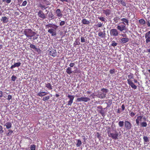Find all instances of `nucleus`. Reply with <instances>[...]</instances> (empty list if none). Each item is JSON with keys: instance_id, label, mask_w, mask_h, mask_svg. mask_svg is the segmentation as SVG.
<instances>
[{"instance_id": "7", "label": "nucleus", "mask_w": 150, "mask_h": 150, "mask_svg": "<svg viewBox=\"0 0 150 150\" xmlns=\"http://www.w3.org/2000/svg\"><path fill=\"white\" fill-rule=\"evenodd\" d=\"M48 51L50 55L54 57L57 55V52L56 50L53 49H50Z\"/></svg>"}, {"instance_id": "21", "label": "nucleus", "mask_w": 150, "mask_h": 150, "mask_svg": "<svg viewBox=\"0 0 150 150\" xmlns=\"http://www.w3.org/2000/svg\"><path fill=\"white\" fill-rule=\"evenodd\" d=\"M48 93L47 92L44 91L40 92L38 93L37 95L40 97H42L48 94Z\"/></svg>"}, {"instance_id": "60", "label": "nucleus", "mask_w": 150, "mask_h": 150, "mask_svg": "<svg viewBox=\"0 0 150 150\" xmlns=\"http://www.w3.org/2000/svg\"><path fill=\"white\" fill-rule=\"evenodd\" d=\"M147 24L148 27H149L150 26V20H149L147 21Z\"/></svg>"}, {"instance_id": "27", "label": "nucleus", "mask_w": 150, "mask_h": 150, "mask_svg": "<svg viewBox=\"0 0 150 150\" xmlns=\"http://www.w3.org/2000/svg\"><path fill=\"white\" fill-rule=\"evenodd\" d=\"M117 1L118 3L121 4L123 6H126V4L124 0H117Z\"/></svg>"}, {"instance_id": "25", "label": "nucleus", "mask_w": 150, "mask_h": 150, "mask_svg": "<svg viewBox=\"0 0 150 150\" xmlns=\"http://www.w3.org/2000/svg\"><path fill=\"white\" fill-rule=\"evenodd\" d=\"M1 21L4 23H7L8 21V18L6 16L2 17Z\"/></svg>"}, {"instance_id": "59", "label": "nucleus", "mask_w": 150, "mask_h": 150, "mask_svg": "<svg viewBox=\"0 0 150 150\" xmlns=\"http://www.w3.org/2000/svg\"><path fill=\"white\" fill-rule=\"evenodd\" d=\"M112 103V100H109L108 101V103H106L107 104H109L110 105Z\"/></svg>"}, {"instance_id": "46", "label": "nucleus", "mask_w": 150, "mask_h": 150, "mask_svg": "<svg viewBox=\"0 0 150 150\" xmlns=\"http://www.w3.org/2000/svg\"><path fill=\"white\" fill-rule=\"evenodd\" d=\"M117 43H116L115 41H113L111 45L113 47H115L117 45Z\"/></svg>"}, {"instance_id": "35", "label": "nucleus", "mask_w": 150, "mask_h": 150, "mask_svg": "<svg viewBox=\"0 0 150 150\" xmlns=\"http://www.w3.org/2000/svg\"><path fill=\"white\" fill-rule=\"evenodd\" d=\"M50 98V97L49 96H46L42 98V100L44 101L48 100Z\"/></svg>"}, {"instance_id": "2", "label": "nucleus", "mask_w": 150, "mask_h": 150, "mask_svg": "<svg viewBox=\"0 0 150 150\" xmlns=\"http://www.w3.org/2000/svg\"><path fill=\"white\" fill-rule=\"evenodd\" d=\"M108 92V89L102 88L101 89L100 91L98 93L96 96L99 98H103L106 97Z\"/></svg>"}, {"instance_id": "3", "label": "nucleus", "mask_w": 150, "mask_h": 150, "mask_svg": "<svg viewBox=\"0 0 150 150\" xmlns=\"http://www.w3.org/2000/svg\"><path fill=\"white\" fill-rule=\"evenodd\" d=\"M128 77L129 79L127 80V83L130 85L131 87L134 89H136L137 88V86L135 85L132 82L131 79H133L134 77L133 74L131 73L130 74L128 75Z\"/></svg>"}, {"instance_id": "9", "label": "nucleus", "mask_w": 150, "mask_h": 150, "mask_svg": "<svg viewBox=\"0 0 150 150\" xmlns=\"http://www.w3.org/2000/svg\"><path fill=\"white\" fill-rule=\"evenodd\" d=\"M77 100L78 102L83 101L86 102L90 100V99L88 97H81L77 99Z\"/></svg>"}, {"instance_id": "62", "label": "nucleus", "mask_w": 150, "mask_h": 150, "mask_svg": "<svg viewBox=\"0 0 150 150\" xmlns=\"http://www.w3.org/2000/svg\"><path fill=\"white\" fill-rule=\"evenodd\" d=\"M11 0H6V2L7 4H9L11 2Z\"/></svg>"}, {"instance_id": "61", "label": "nucleus", "mask_w": 150, "mask_h": 150, "mask_svg": "<svg viewBox=\"0 0 150 150\" xmlns=\"http://www.w3.org/2000/svg\"><path fill=\"white\" fill-rule=\"evenodd\" d=\"M3 96V92L1 91H0V98L2 97Z\"/></svg>"}, {"instance_id": "30", "label": "nucleus", "mask_w": 150, "mask_h": 150, "mask_svg": "<svg viewBox=\"0 0 150 150\" xmlns=\"http://www.w3.org/2000/svg\"><path fill=\"white\" fill-rule=\"evenodd\" d=\"M38 6L40 7L42 10L45 9L47 8V7H46L45 5H43L41 4H39Z\"/></svg>"}, {"instance_id": "23", "label": "nucleus", "mask_w": 150, "mask_h": 150, "mask_svg": "<svg viewBox=\"0 0 150 150\" xmlns=\"http://www.w3.org/2000/svg\"><path fill=\"white\" fill-rule=\"evenodd\" d=\"M12 123L9 122H6L4 125V126H6V128L7 129L11 128L12 127Z\"/></svg>"}, {"instance_id": "15", "label": "nucleus", "mask_w": 150, "mask_h": 150, "mask_svg": "<svg viewBox=\"0 0 150 150\" xmlns=\"http://www.w3.org/2000/svg\"><path fill=\"white\" fill-rule=\"evenodd\" d=\"M103 13L105 14L106 16H108L111 13V10L107 9H106L103 10Z\"/></svg>"}, {"instance_id": "13", "label": "nucleus", "mask_w": 150, "mask_h": 150, "mask_svg": "<svg viewBox=\"0 0 150 150\" xmlns=\"http://www.w3.org/2000/svg\"><path fill=\"white\" fill-rule=\"evenodd\" d=\"M38 15L39 17L44 19L46 18L45 14L41 10H40L38 13Z\"/></svg>"}, {"instance_id": "54", "label": "nucleus", "mask_w": 150, "mask_h": 150, "mask_svg": "<svg viewBox=\"0 0 150 150\" xmlns=\"http://www.w3.org/2000/svg\"><path fill=\"white\" fill-rule=\"evenodd\" d=\"M75 65V64L74 63H71L70 64L69 66L71 68L73 67Z\"/></svg>"}, {"instance_id": "38", "label": "nucleus", "mask_w": 150, "mask_h": 150, "mask_svg": "<svg viewBox=\"0 0 150 150\" xmlns=\"http://www.w3.org/2000/svg\"><path fill=\"white\" fill-rule=\"evenodd\" d=\"M53 24H52L51 23H49L48 24H47L46 25V26L47 28H54V27H53Z\"/></svg>"}, {"instance_id": "5", "label": "nucleus", "mask_w": 150, "mask_h": 150, "mask_svg": "<svg viewBox=\"0 0 150 150\" xmlns=\"http://www.w3.org/2000/svg\"><path fill=\"white\" fill-rule=\"evenodd\" d=\"M34 33L32 30L30 29H26L23 31V34L27 37L30 38V35Z\"/></svg>"}, {"instance_id": "52", "label": "nucleus", "mask_w": 150, "mask_h": 150, "mask_svg": "<svg viewBox=\"0 0 150 150\" xmlns=\"http://www.w3.org/2000/svg\"><path fill=\"white\" fill-rule=\"evenodd\" d=\"M27 3V2L26 1H24L22 3L21 6H25L26 5Z\"/></svg>"}, {"instance_id": "8", "label": "nucleus", "mask_w": 150, "mask_h": 150, "mask_svg": "<svg viewBox=\"0 0 150 150\" xmlns=\"http://www.w3.org/2000/svg\"><path fill=\"white\" fill-rule=\"evenodd\" d=\"M67 97L69 99V100L67 104L68 105H71L74 99V95H68Z\"/></svg>"}, {"instance_id": "24", "label": "nucleus", "mask_w": 150, "mask_h": 150, "mask_svg": "<svg viewBox=\"0 0 150 150\" xmlns=\"http://www.w3.org/2000/svg\"><path fill=\"white\" fill-rule=\"evenodd\" d=\"M81 23L84 25H88L90 22L89 21L84 18L81 21Z\"/></svg>"}, {"instance_id": "64", "label": "nucleus", "mask_w": 150, "mask_h": 150, "mask_svg": "<svg viewBox=\"0 0 150 150\" xmlns=\"http://www.w3.org/2000/svg\"><path fill=\"white\" fill-rule=\"evenodd\" d=\"M37 38H38V37H37L35 36L33 38V40H35L37 39Z\"/></svg>"}, {"instance_id": "31", "label": "nucleus", "mask_w": 150, "mask_h": 150, "mask_svg": "<svg viewBox=\"0 0 150 150\" xmlns=\"http://www.w3.org/2000/svg\"><path fill=\"white\" fill-rule=\"evenodd\" d=\"M82 144V142L80 139H78L77 140V143L76 144V146L77 147H80Z\"/></svg>"}, {"instance_id": "43", "label": "nucleus", "mask_w": 150, "mask_h": 150, "mask_svg": "<svg viewBox=\"0 0 150 150\" xmlns=\"http://www.w3.org/2000/svg\"><path fill=\"white\" fill-rule=\"evenodd\" d=\"M115 69H110V73L111 74H114L115 72Z\"/></svg>"}, {"instance_id": "4", "label": "nucleus", "mask_w": 150, "mask_h": 150, "mask_svg": "<svg viewBox=\"0 0 150 150\" xmlns=\"http://www.w3.org/2000/svg\"><path fill=\"white\" fill-rule=\"evenodd\" d=\"M53 26H54L53 28L50 29L48 30V33L51 34L52 36H55L56 35V30L58 27V26L55 24H53Z\"/></svg>"}, {"instance_id": "29", "label": "nucleus", "mask_w": 150, "mask_h": 150, "mask_svg": "<svg viewBox=\"0 0 150 150\" xmlns=\"http://www.w3.org/2000/svg\"><path fill=\"white\" fill-rule=\"evenodd\" d=\"M79 40H80L79 39L76 38V39L75 42L74 43V46L79 45L80 44Z\"/></svg>"}, {"instance_id": "44", "label": "nucleus", "mask_w": 150, "mask_h": 150, "mask_svg": "<svg viewBox=\"0 0 150 150\" xmlns=\"http://www.w3.org/2000/svg\"><path fill=\"white\" fill-rule=\"evenodd\" d=\"M11 78V80L13 81H15V80L16 79L17 77L16 76H15L14 75H13V76H12Z\"/></svg>"}, {"instance_id": "45", "label": "nucleus", "mask_w": 150, "mask_h": 150, "mask_svg": "<svg viewBox=\"0 0 150 150\" xmlns=\"http://www.w3.org/2000/svg\"><path fill=\"white\" fill-rule=\"evenodd\" d=\"M35 50V51L38 53V54L40 53H41V50L40 49L36 47V48Z\"/></svg>"}, {"instance_id": "14", "label": "nucleus", "mask_w": 150, "mask_h": 150, "mask_svg": "<svg viewBox=\"0 0 150 150\" xmlns=\"http://www.w3.org/2000/svg\"><path fill=\"white\" fill-rule=\"evenodd\" d=\"M55 13L56 14L57 16L59 17V18H62L63 16V14L60 9H57L56 10Z\"/></svg>"}, {"instance_id": "1", "label": "nucleus", "mask_w": 150, "mask_h": 150, "mask_svg": "<svg viewBox=\"0 0 150 150\" xmlns=\"http://www.w3.org/2000/svg\"><path fill=\"white\" fill-rule=\"evenodd\" d=\"M107 133L108 136L109 137H111L113 139L116 140L118 139L119 134L116 130L115 131V133L111 132V128L109 127L107 129Z\"/></svg>"}, {"instance_id": "51", "label": "nucleus", "mask_w": 150, "mask_h": 150, "mask_svg": "<svg viewBox=\"0 0 150 150\" xmlns=\"http://www.w3.org/2000/svg\"><path fill=\"white\" fill-rule=\"evenodd\" d=\"M12 96L11 95H8V96L7 100L8 101H10V100L12 99Z\"/></svg>"}, {"instance_id": "48", "label": "nucleus", "mask_w": 150, "mask_h": 150, "mask_svg": "<svg viewBox=\"0 0 150 150\" xmlns=\"http://www.w3.org/2000/svg\"><path fill=\"white\" fill-rule=\"evenodd\" d=\"M130 113L129 115L130 116L132 117H133L135 115V114L133 112H129Z\"/></svg>"}, {"instance_id": "50", "label": "nucleus", "mask_w": 150, "mask_h": 150, "mask_svg": "<svg viewBox=\"0 0 150 150\" xmlns=\"http://www.w3.org/2000/svg\"><path fill=\"white\" fill-rule=\"evenodd\" d=\"M65 22L64 21H62L59 23V25L61 26H62L63 25H64L65 24Z\"/></svg>"}, {"instance_id": "53", "label": "nucleus", "mask_w": 150, "mask_h": 150, "mask_svg": "<svg viewBox=\"0 0 150 150\" xmlns=\"http://www.w3.org/2000/svg\"><path fill=\"white\" fill-rule=\"evenodd\" d=\"M4 130H3V127H2L0 125V133L2 134L4 132Z\"/></svg>"}, {"instance_id": "55", "label": "nucleus", "mask_w": 150, "mask_h": 150, "mask_svg": "<svg viewBox=\"0 0 150 150\" xmlns=\"http://www.w3.org/2000/svg\"><path fill=\"white\" fill-rule=\"evenodd\" d=\"M81 72V71L79 69H76L74 70V73H78Z\"/></svg>"}, {"instance_id": "32", "label": "nucleus", "mask_w": 150, "mask_h": 150, "mask_svg": "<svg viewBox=\"0 0 150 150\" xmlns=\"http://www.w3.org/2000/svg\"><path fill=\"white\" fill-rule=\"evenodd\" d=\"M139 23L142 24L144 25L145 24L146 22L145 20L143 19H141L139 20Z\"/></svg>"}, {"instance_id": "16", "label": "nucleus", "mask_w": 150, "mask_h": 150, "mask_svg": "<svg viewBox=\"0 0 150 150\" xmlns=\"http://www.w3.org/2000/svg\"><path fill=\"white\" fill-rule=\"evenodd\" d=\"M125 25H118L117 27V28L120 31H122L126 28Z\"/></svg>"}, {"instance_id": "18", "label": "nucleus", "mask_w": 150, "mask_h": 150, "mask_svg": "<svg viewBox=\"0 0 150 150\" xmlns=\"http://www.w3.org/2000/svg\"><path fill=\"white\" fill-rule=\"evenodd\" d=\"M105 28H104V31L103 32L100 31L98 33V36L101 38H103L105 37V32L104 30Z\"/></svg>"}, {"instance_id": "17", "label": "nucleus", "mask_w": 150, "mask_h": 150, "mask_svg": "<svg viewBox=\"0 0 150 150\" xmlns=\"http://www.w3.org/2000/svg\"><path fill=\"white\" fill-rule=\"evenodd\" d=\"M45 87H46L48 90H51L53 89V86H52L51 84L48 82L45 83Z\"/></svg>"}, {"instance_id": "42", "label": "nucleus", "mask_w": 150, "mask_h": 150, "mask_svg": "<svg viewBox=\"0 0 150 150\" xmlns=\"http://www.w3.org/2000/svg\"><path fill=\"white\" fill-rule=\"evenodd\" d=\"M98 18L99 19L100 21H102L105 22V18L103 17H98Z\"/></svg>"}, {"instance_id": "36", "label": "nucleus", "mask_w": 150, "mask_h": 150, "mask_svg": "<svg viewBox=\"0 0 150 150\" xmlns=\"http://www.w3.org/2000/svg\"><path fill=\"white\" fill-rule=\"evenodd\" d=\"M8 131L9 132L8 133H7L6 134L7 136H10L12 134L13 132V131L10 129H9L8 130Z\"/></svg>"}, {"instance_id": "20", "label": "nucleus", "mask_w": 150, "mask_h": 150, "mask_svg": "<svg viewBox=\"0 0 150 150\" xmlns=\"http://www.w3.org/2000/svg\"><path fill=\"white\" fill-rule=\"evenodd\" d=\"M21 63L20 62L15 63L13 65H12L10 69H12L13 68H15L16 67H18L21 66Z\"/></svg>"}, {"instance_id": "6", "label": "nucleus", "mask_w": 150, "mask_h": 150, "mask_svg": "<svg viewBox=\"0 0 150 150\" xmlns=\"http://www.w3.org/2000/svg\"><path fill=\"white\" fill-rule=\"evenodd\" d=\"M97 109L98 112L100 113L103 117H104L105 116V112L104 110L105 108L103 109L102 106L100 105L97 107Z\"/></svg>"}, {"instance_id": "56", "label": "nucleus", "mask_w": 150, "mask_h": 150, "mask_svg": "<svg viewBox=\"0 0 150 150\" xmlns=\"http://www.w3.org/2000/svg\"><path fill=\"white\" fill-rule=\"evenodd\" d=\"M34 33H33V34H32L31 35H30V38H29L30 39H31L32 38V37H33V36H34L36 34L35 33V32H34Z\"/></svg>"}, {"instance_id": "10", "label": "nucleus", "mask_w": 150, "mask_h": 150, "mask_svg": "<svg viewBox=\"0 0 150 150\" xmlns=\"http://www.w3.org/2000/svg\"><path fill=\"white\" fill-rule=\"evenodd\" d=\"M110 34L111 35L116 36L118 35V33L116 29H112L110 30Z\"/></svg>"}, {"instance_id": "28", "label": "nucleus", "mask_w": 150, "mask_h": 150, "mask_svg": "<svg viewBox=\"0 0 150 150\" xmlns=\"http://www.w3.org/2000/svg\"><path fill=\"white\" fill-rule=\"evenodd\" d=\"M121 42L122 43H126L127 42H128L129 40V39L128 38H122L121 40Z\"/></svg>"}, {"instance_id": "41", "label": "nucleus", "mask_w": 150, "mask_h": 150, "mask_svg": "<svg viewBox=\"0 0 150 150\" xmlns=\"http://www.w3.org/2000/svg\"><path fill=\"white\" fill-rule=\"evenodd\" d=\"M31 150H35V145H31L30 147Z\"/></svg>"}, {"instance_id": "63", "label": "nucleus", "mask_w": 150, "mask_h": 150, "mask_svg": "<svg viewBox=\"0 0 150 150\" xmlns=\"http://www.w3.org/2000/svg\"><path fill=\"white\" fill-rule=\"evenodd\" d=\"M134 82L135 83H137L139 84V83L137 81V80L134 79Z\"/></svg>"}, {"instance_id": "22", "label": "nucleus", "mask_w": 150, "mask_h": 150, "mask_svg": "<svg viewBox=\"0 0 150 150\" xmlns=\"http://www.w3.org/2000/svg\"><path fill=\"white\" fill-rule=\"evenodd\" d=\"M121 20L122 21L121 23L123 24L124 25H126L125 24V23H126L127 25H129V21L127 18H123L121 19Z\"/></svg>"}, {"instance_id": "12", "label": "nucleus", "mask_w": 150, "mask_h": 150, "mask_svg": "<svg viewBox=\"0 0 150 150\" xmlns=\"http://www.w3.org/2000/svg\"><path fill=\"white\" fill-rule=\"evenodd\" d=\"M145 38L146 39V43L147 44L149 42H150V31L146 33Z\"/></svg>"}, {"instance_id": "58", "label": "nucleus", "mask_w": 150, "mask_h": 150, "mask_svg": "<svg viewBox=\"0 0 150 150\" xmlns=\"http://www.w3.org/2000/svg\"><path fill=\"white\" fill-rule=\"evenodd\" d=\"M121 108H122V111H124L125 109V105L124 104H122L121 106Z\"/></svg>"}, {"instance_id": "19", "label": "nucleus", "mask_w": 150, "mask_h": 150, "mask_svg": "<svg viewBox=\"0 0 150 150\" xmlns=\"http://www.w3.org/2000/svg\"><path fill=\"white\" fill-rule=\"evenodd\" d=\"M142 117L143 116H138L137 117V118L136 120V123L137 125L138 126L139 125L140 122H141L142 121Z\"/></svg>"}, {"instance_id": "26", "label": "nucleus", "mask_w": 150, "mask_h": 150, "mask_svg": "<svg viewBox=\"0 0 150 150\" xmlns=\"http://www.w3.org/2000/svg\"><path fill=\"white\" fill-rule=\"evenodd\" d=\"M66 72L67 74H71L72 72L71 68L68 67L66 69Z\"/></svg>"}, {"instance_id": "49", "label": "nucleus", "mask_w": 150, "mask_h": 150, "mask_svg": "<svg viewBox=\"0 0 150 150\" xmlns=\"http://www.w3.org/2000/svg\"><path fill=\"white\" fill-rule=\"evenodd\" d=\"M81 42H86V40L84 37H81Z\"/></svg>"}, {"instance_id": "39", "label": "nucleus", "mask_w": 150, "mask_h": 150, "mask_svg": "<svg viewBox=\"0 0 150 150\" xmlns=\"http://www.w3.org/2000/svg\"><path fill=\"white\" fill-rule=\"evenodd\" d=\"M103 25V23H101L100 22H99L96 25V26L98 28H101L102 26Z\"/></svg>"}, {"instance_id": "40", "label": "nucleus", "mask_w": 150, "mask_h": 150, "mask_svg": "<svg viewBox=\"0 0 150 150\" xmlns=\"http://www.w3.org/2000/svg\"><path fill=\"white\" fill-rule=\"evenodd\" d=\"M143 139L145 142H147L149 141L148 137L147 136H144L143 137Z\"/></svg>"}, {"instance_id": "47", "label": "nucleus", "mask_w": 150, "mask_h": 150, "mask_svg": "<svg viewBox=\"0 0 150 150\" xmlns=\"http://www.w3.org/2000/svg\"><path fill=\"white\" fill-rule=\"evenodd\" d=\"M30 47L31 48L34 49H35L36 47L35 45H33L32 44H30Z\"/></svg>"}, {"instance_id": "33", "label": "nucleus", "mask_w": 150, "mask_h": 150, "mask_svg": "<svg viewBox=\"0 0 150 150\" xmlns=\"http://www.w3.org/2000/svg\"><path fill=\"white\" fill-rule=\"evenodd\" d=\"M140 124L142 127H145L147 126V124L146 122H141Z\"/></svg>"}, {"instance_id": "37", "label": "nucleus", "mask_w": 150, "mask_h": 150, "mask_svg": "<svg viewBox=\"0 0 150 150\" xmlns=\"http://www.w3.org/2000/svg\"><path fill=\"white\" fill-rule=\"evenodd\" d=\"M124 124V122L123 121H120L118 122V125L120 127H122Z\"/></svg>"}, {"instance_id": "34", "label": "nucleus", "mask_w": 150, "mask_h": 150, "mask_svg": "<svg viewBox=\"0 0 150 150\" xmlns=\"http://www.w3.org/2000/svg\"><path fill=\"white\" fill-rule=\"evenodd\" d=\"M48 16L50 18H51V20L53 19L54 18V15L52 12L48 14Z\"/></svg>"}, {"instance_id": "57", "label": "nucleus", "mask_w": 150, "mask_h": 150, "mask_svg": "<svg viewBox=\"0 0 150 150\" xmlns=\"http://www.w3.org/2000/svg\"><path fill=\"white\" fill-rule=\"evenodd\" d=\"M96 136L99 139L100 137V135L98 132H97L96 133Z\"/></svg>"}, {"instance_id": "11", "label": "nucleus", "mask_w": 150, "mask_h": 150, "mask_svg": "<svg viewBox=\"0 0 150 150\" xmlns=\"http://www.w3.org/2000/svg\"><path fill=\"white\" fill-rule=\"evenodd\" d=\"M125 126L126 129L129 130L132 127V125L130 122L128 121H125Z\"/></svg>"}]
</instances>
